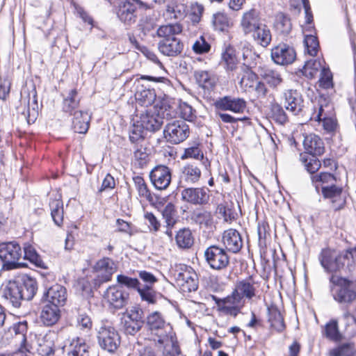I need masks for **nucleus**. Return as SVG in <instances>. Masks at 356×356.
Returning <instances> with one entry per match:
<instances>
[{"label":"nucleus","mask_w":356,"mask_h":356,"mask_svg":"<svg viewBox=\"0 0 356 356\" xmlns=\"http://www.w3.org/2000/svg\"><path fill=\"white\" fill-rule=\"evenodd\" d=\"M22 254V248L17 242L0 243V259L8 268L15 269L22 266V264L18 261Z\"/></svg>","instance_id":"nucleus-8"},{"label":"nucleus","mask_w":356,"mask_h":356,"mask_svg":"<svg viewBox=\"0 0 356 356\" xmlns=\"http://www.w3.org/2000/svg\"><path fill=\"white\" fill-rule=\"evenodd\" d=\"M79 102L80 98L77 90L76 89L70 90L64 97L63 104V111L70 114L74 113V111H78Z\"/></svg>","instance_id":"nucleus-39"},{"label":"nucleus","mask_w":356,"mask_h":356,"mask_svg":"<svg viewBox=\"0 0 356 356\" xmlns=\"http://www.w3.org/2000/svg\"><path fill=\"white\" fill-rule=\"evenodd\" d=\"M212 23L215 29L220 31L226 30L230 25V22L227 15L221 12L213 14Z\"/></svg>","instance_id":"nucleus-54"},{"label":"nucleus","mask_w":356,"mask_h":356,"mask_svg":"<svg viewBox=\"0 0 356 356\" xmlns=\"http://www.w3.org/2000/svg\"><path fill=\"white\" fill-rule=\"evenodd\" d=\"M318 260L325 272L330 276L350 273L356 267V247L341 252L331 248H323Z\"/></svg>","instance_id":"nucleus-1"},{"label":"nucleus","mask_w":356,"mask_h":356,"mask_svg":"<svg viewBox=\"0 0 356 356\" xmlns=\"http://www.w3.org/2000/svg\"><path fill=\"white\" fill-rule=\"evenodd\" d=\"M72 129L79 134H86L88 130L90 120V115L86 111L78 110L71 114Z\"/></svg>","instance_id":"nucleus-30"},{"label":"nucleus","mask_w":356,"mask_h":356,"mask_svg":"<svg viewBox=\"0 0 356 356\" xmlns=\"http://www.w3.org/2000/svg\"><path fill=\"white\" fill-rule=\"evenodd\" d=\"M216 302L218 306H238L240 307H243L244 305V300H242L241 296L236 292L235 290L233 291L231 295L227 296L223 299H216Z\"/></svg>","instance_id":"nucleus-51"},{"label":"nucleus","mask_w":356,"mask_h":356,"mask_svg":"<svg viewBox=\"0 0 356 356\" xmlns=\"http://www.w3.org/2000/svg\"><path fill=\"white\" fill-rule=\"evenodd\" d=\"M195 77L199 86L204 89L209 90L216 84L214 76L207 71H196L195 72Z\"/></svg>","instance_id":"nucleus-44"},{"label":"nucleus","mask_w":356,"mask_h":356,"mask_svg":"<svg viewBox=\"0 0 356 356\" xmlns=\"http://www.w3.org/2000/svg\"><path fill=\"white\" fill-rule=\"evenodd\" d=\"M303 147L306 152L309 155L321 156L325 152L323 140L314 134L305 136Z\"/></svg>","instance_id":"nucleus-28"},{"label":"nucleus","mask_w":356,"mask_h":356,"mask_svg":"<svg viewBox=\"0 0 356 356\" xmlns=\"http://www.w3.org/2000/svg\"><path fill=\"white\" fill-rule=\"evenodd\" d=\"M248 37H250L257 44L263 47H268L272 40L270 30L264 23L254 30L252 33H250Z\"/></svg>","instance_id":"nucleus-31"},{"label":"nucleus","mask_w":356,"mask_h":356,"mask_svg":"<svg viewBox=\"0 0 356 356\" xmlns=\"http://www.w3.org/2000/svg\"><path fill=\"white\" fill-rule=\"evenodd\" d=\"M135 99L142 106H151L156 99V93L153 89L147 88L143 85H138L135 92Z\"/></svg>","instance_id":"nucleus-34"},{"label":"nucleus","mask_w":356,"mask_h":356,"mask_svg":"<svg viewBox=\"0 0 356 356\" xmlns=\"http://www.w3.org/2000/svg\"><path fill=\"white\" fill-rule=\"evenodd\" d=\"M133 181L138 195L149 202H152L154 201L153 195L147 188L144 179L140 176H136L133 178Z\"/></svg>","instance_id":"nucleus-47"},{"label":"nucleus","mask_w":356,"mask_h":356,"mask_svg":"<svg viewBox=\"0 0 356 356\" xmlns=\"http://www.w3.org/2000/svg\"><path fill=\"white\" fill-rule=\"evenodd\" d=\"M137 291L143 300L150 304L156 302V292L153 289V286H143V283H141Z\"/></svg>","instance_id":"nucleus-56"},{"label":"nucleus","mask_w":356,"mask_h":356,"mask_svg":"<svg viewBox=\"0 0 356 356\" xmlns=\"http://www.w3.org/2000/svg\"><path fill=\"white\" fill-rule=\"evenodd\" d=\"M163 124V118L155 109L141 111L133 119V126L129 131V139L135 143L145 137V131L155 132L159 130Z\"/></svg>","instance_id":"nucleus-4"},{"label":"nucleus","mask_w":356,"mask_h":356,"mask_svg":"<svg viewBox=\"0 0 356 356\" xmlns=\"http://www.w3.org/2000/svg\"><path fill=\"white\" fill-rule=\"evenodd\" d=\"M205 261L213 270H221L229 264V257L225 249L216 245L208 247L204 252Z\"/></svg>","instance_id":"nucleus-9"},{"label":"nucleus","mask_w":356,"mask_h":356,"mask_svg":"<svg viewBox=\"0 0 356 356\" xmlns=\"http://www.w3.org/2000/svg\"><path fill=\"white\" fill-rule=\"evenodd\" d=\"M321 191L324 197L333 200V203L339 199L338 205H334V209L336 210H339L343 207L345 200L341 198L343 191V188L341 186H337L334 183L329 186L326 185V186H323Z\"/></svg>","instance_id":"nucleus-35"},{"label":"nucleus","mask_w":356,"mask_h":356,"mask_svg":"<svg viewBox=\"0 0 356 356\" xmlns=\"http://www.w3.org/2000/svg\"><path fill=\"white\" fill-rule=\"evenodd\" d=\"M222 61L227 71L238 72L239 67H237V59L232 49H227L222 54Z\"/></svg>","instance_id":"nucleus-49"},{"label":"nucleus","mask_w":356,"mask_h":356,"mask_svg":"<svg viewBox=\"0 0 356 356\" xmlns=\"http://www.w3.org/2000/svg\"><path fill=\"white\" fill-rule=\"evenodd\" d=\"M263 24L259 12L255 8H251L241 16L240 27L245 36H248L257 27Z\"/></svg>","instance_id":"nucleus-19"},{"label":"nucleus","mask_w":356,"mask_h":356,"mask_svg":"<svg viewBox=\"0 0 356 356\" xmlns=\"http://www.w3.org/2000/svg\"><path fill=\"white\" fill-rule=\"evenodd\" d=\"M176 281L184 292H191L197 289V276L191 268L179 272L176 277Z\"/></svg>","instance_id":"nucleus-24"},{"label":"nucleus","mask_w":356,"mask_h":356,"mask_svg":"<svg viewBox=\"0 0 356 356\" xmlns=\"http://www.w3.org/2000/svg\"><path fill=\"white\" fill-rule=\"evenodd\" d=\"M234 290L242 300L243 298L250 300L256 295V282L251 277L239 281L236 283Z\"/></svg>","instance_id":"nucleus-32"},{"label":"nucleus","mask_w":356,"mask_h":356,"mask_svg":"<svg viewBox=\"0 0 356 356\" xmlns=\"http://www.w3.org/2000/svg\"><path fill=\"white\" fill-rule=\"evenodd\" d=\"M193 51L197 54H204L211 50V45L203 36L197 39L192 46Z\"/></svg>","instance_id":"nucleus-59"},{"label":"nucleus","mask_w":356,"mask_h":356,"mask_svg":"<svg viewBox=\"0 0 356 356\" xmlns=\"http://www.w3.org/2000/svg\"><path fill=\"white\" fill-rule=\"evenodd\" d=\"M89 349L90 345L86 342L85 339L76 337L70 343L68 356H89Z\"/></svg>","instance_id":"nucleus-38"},{"label":"nucleus","mask_w":356,"mask_h":356,"mask_svg":"<svg viewBox=\"0 0 356 356\" xmlns=\"http://www.w3.org/2000/svg\"><path fill=\"white\" fill-rule=\"evenodd\" d=\"M203 10L204 8L201 4L195 3L191 5L188 16L193 24H197L200 21Z\"/></svg>","instance_id":"nucleus-64"},{"label":"nucleus","mask_w":356,"mask_h":356,"mask_svg":"<svg viewBox=\"0 0 356 356\" xmlns=\"http://www.w3.org/2000/svg\"><path fill=\"white\" fill-rule=\"evenodd\" d=\"M181 200L193 205H205L210 199L209 191L205 188L183 187Z\"/></svg>","instance_id":"nucleus-14"},{"label":"nucleus","mask_w":356,"mask_h":356,"mask_svg":"<svg viewBox=\"0 0 356 356\" xmlns=\"http://www.w3.org/2000/svg\"><path fill=\"white\" fill-rule=\"evenodd\" d=\"M304 42L308 54L312 56H316L319 47L317 38L312 35H306Z\"/></svg>","instance_id":"nucleus-58"},{"label":"nucleus","mask_w":356,"mask_h":356,"mask_svg":"<svg viewBox=\"0 0 356 356\" xmlns=\"http://www.w3.org/2000/svg\"><path fill=\"white\" fill-rule=\"evenodd\" d=\"M311 180L317 190L319 188H321L322 190L323 186L331 185L337 181L335 177L328 172H321L320 174L311 175Z\"/></svg>","instance_id":"nucleus-43"},{"label":"nucleus","mask_w":356,"mask_h":356,"mask_svg":"<svg viewBox=\"0 0 356 356\" xmlns=\"http://www.w3.org/2000/svg\"><path fill=\"white\" fill-rule=\"evenodd\" d=\"M189 127L184 120H175L168 123L163 131L165 138L172 144H179L189 136Z\"/></svg>","instance_id":"nucleus-12"},{"label":"nucleus","mask_w":356,"mask_h":356,"mask_svg":"<svg viewBox=\"0 0 356 356\" xmlns=\"http://www.w3.org/2000/svg\"><path fill=\"white\" fill-rule=\"evenodd\" d=\"M44 302L54 306L63 307L67 299V289L60 284L50 286L44 293Z\"/></svg>","instance_id":"nucleus-21"},{"label":"nucleus","mask_w":356,"mask_h":356,"mask_svg":"<svg viewBox=\"0 0 356 356\" xmlns=\"http://www.w3.org/2000/svg\"><path fill=\"white\" fill-rule=\"evenodd\" d=\"M13 332L15 334V337L20 341V343L26 348L27 332V323L26 321L19 322L13 325L12 327Z\"/></svg>","instance_id":"nucleus-55"},{"label":"nucleus","mask_w":356,"mask_h":356,"mask_svg":"<svg viewBox=\"0 0 356 356\" xmlns=\"http://www.w3.org/2000/svg\"><path fill=\"white\" fill-rule=\"evenodd\" d=\"M271 115L272 118L281 124H284L288 120L287 115L284 109L277 103L271 106Z\"/></svg>","instance_id":"nucleus-57"},{"label":"nucleus","mask_w":356,"mask_h":356,"mask_svg":"<svg viewBox=\"0 0 356 356\" xmlns=\"http://www.w3.org/2000/svg\"><path fill=\"white\" fill-rule=\"evenodd\" d=\"M237 75L238 84L241 90L245 92L253 90L258 81V75L249 66L245 65L240 66Z\"/></svg>","instance_id":"nucleus-23"},{"label":"nucleus","mask_w":356,"mask_h":356,"mask_svg":"<svg viewBox=\"0 0 356 356\" xmlns=\"http://www.w3.org/2000/svg\"><path fill=\"white\" fill-rule=\"evenodd\" d=\"M330 356H356V347L353 342L344 343L330 351Z\"/></svg>","instance_id":"nucleus-48"},{"label":"nucleus","mask_w":356,"mask_h":356,"mask_svg":"<svg viewBox=\"0 0 356 356\" xmlns=\"http://www.w3.org/2000/svg\"><path fill=\"white\" fill-rule=\"evenodd\" d=\"M325 108L332 110V106L325 97H320L318 98V112L313 113L312 119L317 122H322L323 129L328 134H333L338 127L337 120L335 118L329 116L325 112Z\"/></svg>","instance_id":"nucleus-10"},{"label":"nucleus","mask_w":356,"mask_h":356,"mask_svg":"<svg viewBox=\"0 0 356 356\" xmlns=\"http://www.w3.org/2000/svg\"><path fill=\"white\" fill-rule=\"evenodd\" d=\"M295 49L285 43H281L271 50L272 60L281 65L291 64L296 59Z\"/></svg>","instance_id":"nucleus-17"},{"label":"nucleus","mask_w":356,"mask_h":356,"mask_svg":"<svg viewBox=\"0 0 356 356\" xmlns=\"http://www.w3.org/2000/svg\"><path fill=\"white\" fill-rule=\"evenodd\" d=\"M150 8V6L140 0H119L116 6V13L119 19L125 24L136 22L137 6Z\"/></svg>","instance_id":"nucleus-7"},{"label":"nucleus","mask_w":356,"mask_h":356,"mask_svg":"<svg viewBox=\"0 0 356 356\" xmlns=\"http://www.w3.org/2000/svg\"><path fill=\"white\" fill-rule=\"evenodd\" d=\"M202 175L200 168L195 163H187L181 168L179 186L186 187L199 181Z\"/></svg>","instance_id":"nucleus-20"},{"label":"nucleus","mask_w":356,"mask_h":356,"mask_svg":"<svg viewBox=\"0 0 356 356\" xmlns=\"http://www.w3.org/2000/svg\"><path fill=\"white\" fill-rule=\"evenodd\" d=\"M24 258L29 260L36 267L42 269L47 268L45 262L42 260L40 255L36 252L35 249L30 244H25L24 247Z\"/></svg>","instance_id":"nucleus-40"},{"label":"nucleus","mask_w":356,"mask_h":356,"mask_svg":"<svg viewBox=\"0 0 356 356\" xmlns=\"http://www.w3.org/2000/svg\"><path fill=\"white\" fill-rule=\"evenodd\" d=\"M325 332L326 337L332 341H339L342 339V334L339 330L338 321L335 319L331 320L326 324Z\"/></svg>","instance_id":"nucleus-52"},{"label":"nucleus","mask_w":356,"mask_h":356,"mask_svg":"<svg viewBox=\"0 0 356 356\" xmlns=\"http://www.w3.org/2000/svg\"><path fill=\"white\" fill-rule=\"evenodd\" d=\"M284 106L294 115H298L304 107L302 95L297 91L289 90L284 92Z\"/></svg>","instance_id":"nucleus-25"},{"label":"nucleus","mask_w":356,"mask_h":356,"mask_svg":"<svg viewBox=\"0 0 356 356\" xmlns=\"http://www.w3.org/2000/svg\"><path fill=\"white\" fill-rule=\"evenodd\" d=\"M329 288L333 299L340 305L350 306L356 300L353 282L342 275L330 276Z\"/></svg>","instance_id":"nucleus-5"},{"label":"nucleus","mask_w":356,"mask_h":356,"mask_svg":"<svg viewBox=\"0 0 356 356\" xmlns=\"http://www.w3.org/2000/svg\"><path fill=\"white\" fill-rule=\"evenodd\" d=\"M268 315L270 327L278 332H283L285 329V323L284 318L277 307L274 306L268 307Z\"/></svg>","instance_id":"nucleus-37"},{"label":"nucleus","mask_w":356,"mask_h":356,"mask_svg":"<svg viewBox=\"0 0 356 356\" xmlns=\"http://www.w3.org/2000/svg\"><path fill=\"white\" fill-rule=\"evenodd\" d=\"M182 26L179 23L168 24L161 26L156 31L159 37L163 38L158 44L161 54L167 56L175 57L180 54L184 49V44L175 35L181 33Z\"/></svg>","instance_id":"nucleus-3"},{"label":"nucleus","mask_w":356,"mask_h":356,"mask_svg":"<svg viewBox=\"0 0 356 356\" xmlns=\"http://www.w3.org/2000/svg\"><path fill=\"white\" fill-rule=\"evenodd\" d=\"M115 268V263L111 259L104 257L99 260L94 266L97 273V276L94 280L95 286L99 287L103 283L110 281Z\"/></svg>","instance_id":"nucleus-13"},{"label":"nucleus","mask_w":356,"mask_h":356,"mask_svg":"<svg viewBox=\"0 0 356 356\" xmlns=\"http://www.w3.org/2000/svg\"><path fill=\"white\" fill-rule=\"evenodd\" d=\"M323 63H324V60L320 59L307 61L304 67L306 75L309 76L311 78L314 77L318 72H321L323 69L325 68Z\"/></svg>","instance_id":"nucleus-53"},{"label":"nucleus","mask_w":356,"mask_h":356,"mask_svg":"<svg viewBox=\"0 0 356 356\" xmlns=\"http://www.w3.org/2000/svg\"><path fill=\"white\" fill-rule=\"evenodd\" d=\"M163 15L165 21H180L186 15V6L184 3H171L167 6Z\"/></svg>","instance_id":"nucleus-33"},{"label":"nucleus","mask_w":356,"mask_h":356,"mask_svg":"<svg viewBox=\"0 0 356 356\" xmlns=\"http://www.w3.org/2000/svg\"><path fill=\"white\" fill-rule=\"evenodd\" d=\"M216 108L222 111H229L236 113H243L246 108V102L243 98L225 96L215 102Z\"/></svg>","instance_id":"nucleus-22"},{"label":"nucleus","mask_w":356,"mask_h":356,"mask_svg":"<svg viewBox=\"0 0 356 356\" xmlns=\"http://www.w3.org/2000/svg\"><path fill=\"white\" fill-rule=\"evenodd\" d=\"M156 18L150 15L143 17L140 21L139 26L145 34L153 30L156 26Z\"/></svg>","instance_id":"nucleus-60"},{"label":"nucleus","mask_w":356,"mask_h":356,"mask_svg":"<svg viewBox=\"0 0 356 356\" xmlns=\"http://www.w3.org/2000/svg\"><path fill=\"white\" fill-rule=\"evenodd\" d=\"M318 82L319 86L325 89L332 86V74L329 68L322 70Z\"/></svg>","instance_id":"nucleus-62"},{"label":"nucleus","mask_w":356,"mask_h":356,"mask_svg":"<svg viewBox=\"0 0 356 356\" xmlns=\"http://www.w3.org/2000/svg\"><path fill=\"white\" fill-rule=\"evenodd\" d=\"M22 102H24V104H27L28 106L26 109H24V111L22 112V115L27 120L29 124L33 123L38 115L37 100L34 99L32 103L30 104V97L29 95L27 97L22 98Z\"/></svg>","instance_id":"nucleus-41"},{"label":"nucleus","mask_w":356,"mask_h":356,"mask_svg":"<svg viewBox=\"0 0 356 356\" xmlns=\"http://www.w3.org/2000/svg\"><path fill=\"white\" fill-rule=\"evenodd\" d=\"M117 282L129 289H134L138 290L141 284V282L136 278L129 277L124 275H118L117 277Z\"/></svg>","instance_id":"nucleus-61"},{"label":"nucleus","mask_w":356,"mask_h":356,"mask_svg":"<svg viewBox=\"0 0 356 356\" xmlns=\"http://www.w3.org/2000/svg\"><path fill=\"white\" fill-rule=\"evenodd\" d=\"M149 178L152 184L156 189L165 190L171 182V170L165 165H156L150 172Z\"/></svg>","instance_id":"nucleus-16"},{"label":"nucleus","mask_w":356,"mask_h":356,"mask_svg":"<svg viewBox=\"0 0 356 356\" xmlns=\"http://www.w3.org/2000/svg\"><path fill=\"white\" fill-rule=\"evenodd\" d=\"M143 311L138 306L127 308L122 314L121 325L126 334L134 336L138 332L144 324Z\"/></svg>","instance_id":"nucleus-6"},{"label":"nucleus","mask_w":356,"mask_h":356,"mask_svg":"<svg viewBox=\"0 0 356 356\" xmlns=\"http://www.w3.org/2000/svg\"><path fill=\"white\" fill-rule=\"evenodd\" d=\"M275 28L280 35L284 36L287 35L292 29L290 18L282 13L277 15Z\"/></svg>","instance_id":"nucleus-46"},{"label":"nucleus","mask_w":356,"mask_h":356,"mask_svg":"<svg viewBox=\"0 0 356 356\" xmlns=\"http://www.w3.org/2000/svg\"><path fill=\"white\" fill-rule=\"evenodd\" d=\"M176 209L175 205L172 203H168L163 209L161 211V214L163 218L166 223V227L169 228H172L177 222L175 219L176 216Z\"/></svg>","instance_id":"nucleus-50"},{"label":"nucleus","mask_w":356,"mask_h":356,"mask_svg":"<svg viewBox=\"0 0 356 356\" xmlns=\"http://www.w3.org/2000/svg\"><path fill=\"white\" fill-rule=\"evenodd\" d=\"M104 298L110 306L120 309L127 305L129 295L122 287L115 285L107 289L104 293Z\"/></svg>","instance_id":"nucleus-15"},{"label":"nucleus","mask_w":356,"mask_h":356,"mask_svg":"<svg viewBox=\"0 0 356 356\" xmlns=\"http://www.w3.org/2000/svg\"><path fill=\"white\" fill-rule=\"evenodd\" d=\"M97 339L99 346L111 353H115L120 344V337L111 326H102L97 332Z\"/></svg>","instance_id":"nucleus-11"},{"label":"nucleus","mask_w":356,"mask_h":356,"mask_svg":"<svg viewBox=\"0 0 356 356\" xmlns=\"http://www.w3.org/2000/svg\"><path fill=\"white\" fill-rule=\"evenodd\" d=\"M316 156H317L300 154V160L301 163L303 164L307 171L312 175H315L314 173L319 170L321 165L320 161Z\"/></svg>","instance_id":"nucleus-45"},{"label":"nucleus","mask_w":356,"mask_h":356,"mask_svg":"<svg viewBox=\"0 0 356 356\" xmlns=\"http://www.w3.org/2000/svg\"><path fill=\"white\" fill-rule=\"evenodd\" d=\"M77 326L80 330L88 332L92 327V322L90 317L86 314H79L76 318Z\"/></svg>","instance_id":"nucleus-63"},{"label":"nucleus","mask_w":356,"mask_h":356,"mask_svg":"<svg viewBox=\"0 0 356 356\" xmlns=\"http://www.w3.org/2000/svg\"><path fill=\"white\" fill-rule=\"evenodd\" d=\"M147 325L152 332L160 337H168L167 333L172 330L170 324L166 322L163 314L159 312H153L147 316Z\"/></svg>","instance_id":"nucleus-18"},{"label":"nucleus","mask_w":356,"mask_h":356,"mask_svg":"<svg viewBox=\"0 0 356 356\" xmlns=\"http://www.w3.org/2000/svg\"><path fill=\"white\" fill-rule=\"evenodd\" d=\"M37 289L35 280L27 275H22L3 286L1 296L13 307H19L22 300H31L35 295Z\"/></svg>","instance_id":"nucleus-2"},{"label":"nucleus","mask_w":356,"mask_h":356,"mask_svg":"<svg viewBox=\"0 0 356 356\" xmlns=\"http://www.w3.org/2000/svg\"><path fill=\"white\" fill-rule=\"evenodd\" d=\"M222 241L226 249L233 253L238 252L243 244L240 233L234 229L225 230Z\"/></svg>","instance_id":"nucleus-26"},{"label":"nucleus","mask_w":356,"mask_h":356,"mask_svg":"<svg viewBox=\"0 0 356 356\" xmlns=\"http://www.w3.org/2000/svg\"><path fill=\"white\" fill-rule=\"evenodd\" d=\"M258 72L261 77L271 88H275L282 82V78L280 72L271 66L265 65L260 66Z\"/></svg>","instance_id":"nucleus-29"},{"label":"nucleus","mask_w":356,"mask_h":356,"mask_svg":"<svg viewBox=\"0 0 356 356\" xmlns=\"http://www.w3.org/2000/svg\"><path fill=\"white\" fill-rule=\"evenodd\" d=\"M177 247L181 250L191 248L194 244V236L189 228L180 229L175 235Z\"/></svg>","instance_id":"nucleus-36"},{"label":"nucleus","mask_w":356,"mask_h":356,"mask_svg":"<svg viewBox=\"0 0 356 356\" xmlns=\"http://www.w3.org/2000/svg\"><path fill=\"white\" fill-rule=\"evenodd\" d=\"M51 215L54 223L60 227L63 222V204L61 200H53L49 203Z\"/></svg>","instance_id":"nucleus-42"},{"label":"nucleus","mask_w":356,"mask_h":356,"mask_svg":"<svg viewBox=\"0 0 356 356\" xmlns=\"http://www.w3.org/2000/svg\"><path fill=\"white\" fill-rule=\"evenodd\" d=\"M60 316V307L44 302L40 314V320L43 325L53 326L57 323Z\"/></svg>","instance_id":"nucleus-27"}]
</instances>
